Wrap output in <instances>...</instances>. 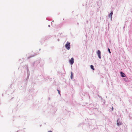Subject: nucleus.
<instances>
[{
  "mask_svg": "<svg viewBox=\"0 0 132 132\" xmlns=\"http://www.w3.org/2000/svg\"><path fill=\"white\" fill-rule=\"evenodd\" d=\"M73 76V75L72 72H71V79H72Z\"/></svg>",
  "mask_w": 132,
  "mask_h": 132,
  "instance_id": "0eeeda50",
  "label": "nucleus"
},
{
  "mask_svg": "<svg viewBox=\"0 0 132 132\" xmlns=\"http://www.w3.org/2000/svg\"><path fill=\"white\" fill-rule=\"evenodd\" d=\"M122 124V123H118V122L117 123V125L118 126H119L120 125H121Z\"/></svg>",
  "mask_w": 132,
  "mask_h": 132,
  "instance_id": "6e6552de",
  "label": "nucleus"
},
{
  "mask_svg": "<svg viewBox=\"0 0 132 132\" xmlns=\"http://www.w3.org/2000/svg\"><path fill=\"white\" fill-rule=\"evenodd\" d=\"M124 80L125 81H127V79L126 78H124Z\"/></svg>",
  "mask_w": 132,
  "mask_h": 132,
  "instance_id": "1a4fd4ad",
  "label": "nucleus"
},
{
  "mask_svg": "<svg viewBox=\"0 0 132 132\" xmlns=\"http://www.w3.org/2000/svg\"><path fill=\"white\" fill-rule=\"evenodd\" d=\"M70 63L71 64H72L74 63V59L73 57L71 58V59L69 61Z\"/></svg>",
  "mask_w": 132,
  "mask_h": 132,
  "instance_id": "f03ea898",
  "label": "nucleus"
},
{
  "mask_svg": "<svg viewBox=\"0 0 132 132\" xmlns=\"http://www.w3.org/2000/svg\"><path fill=\"white\" fill-rule=\"evenodd\" d=\"M91 68L93 70H95L94 68V66L92 65H91L90 66Z\"/></svg>",
  "mask_w": 132,
  "mask_h": 132,
  "instance_id": "423d86ee",
  "label": "nucleus"
},
{
  "mask_svg": "<svg viewBox=\"0 0 132 132\" xmlns=\"http://www.w3.org/2000/svg\"><path fill=\"white\" fill-rule=\"evenodd\" d=\"M113 14V12L111 11L110 13L109 14V18H110L111 19L112 18V15Z\"/></svg>",
  "mask_w": 132,
  "mask_h": 132,
  "instance_id": "20e7f679",
  "label": "nucleus"
},
{
  "mask_svg": "<svg viewBox=\"0 0 132 132\" xmlns=\"http://www.w3.org/2000/svg\"><path fill=\"white\" fill-rule=\"evenodd\" d=\"M70 43L68 42L67 44L65 45V48L68 50H69L70 48Z\"/></svg>",
  "mask_w": 132,
  "mask_h": 132,
  "instance_id": "f257e3e1",
  "label": "nucleus"
},
{
  "mask_svg": "<svg viewBox=\"0 0 132 132\" xmlns=\"http://www.w3.org/2000/svg\"><path fill=\"white\" fill-rule=\"evenodd\" d=\"M48 132H52V131H49Z\"/></svg>",
  "mask_w": 132,
  "mask_h": 132,
  "instance_id": "ddd939ff",
  "label": "nucleus"
},
{
  "mask_svg": "<svg viewBox=\"0 0 132 132\" xmlns=\"http://www.w3.org/2000/svg\"><path fill=\"white\" fill-rule=\"evenodd\" d=\"M113 110V107H112V110Z\"/></svg>",
  "mask_w": 132,
  "mask_h": 132,
  "instance_id": "f8f14e48",
  "label": "nucleus"
},
{
  "mask_svg": "<svg viewBox=\"0 0 132 132\" xmlns=\"http://www.w3.org/2000/svg\"><path fill=\"white\" fill-rule=\"evenodd\" d=\"M97 54L98 56L100 59H101V52L99 50H98L97 52Z\"/></svg>",
  "mask_w": 132,
  "mask_h": 132,
  "instance_id": "7ed1b4c3",
  "label": "nucleus"
},
{
  "mask_svg": "<svg viewBox=\"0 0 132 132\" xmlns=\"http://www.w3.org/2000/svg\"><path fill=\"white\" fill-rule=\"evenodd\" d=\"M108 51H109V53H111V52H110V49H109V48H108Z\"/></svg>",
  "mask_w": 132,
  "mask_h": 132,
  "instance_id": "9d476101",
  "label": "nucleus"
},
{
  "mask_svg": "<svg viewBox=\"0 0 132 132\" xmlns=\"http://www.w3.org/2000/svg\"><path fill=\"white\" fill-rule=\"evenodd\" d=\"M120 74L121 75V76L122 77H126V75L125 74L122 72H121Z\"/></svg>",
  "mask_w": 132,
  "mask_h": 132,
  "instance_id": "39448f33",
  "label": "nucleus"
},
{
  "mask_svg": "<svg viewBox=\"0 0 132 132\" xmlns=\"http://www.w3.org/2000/svg\"><path fill=\"white\" fill-rule=\"evenodd\" d=\"M57 90L58 91V93H59V94H60V91L59 90Z\"/></svg>",
  "mask_w": 132,
  "mask_h": 132,
  "instance_id": "9b49d317",
  "label": "nucleus"
}]
</instances>
